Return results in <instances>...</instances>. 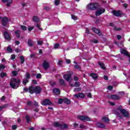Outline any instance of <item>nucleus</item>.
<instances>
[{
	"label": "nucleus",
	"instance_id": "f257e3e1",
	"mask_svg": "<svg viewBox=\"0 0 130 130\" xmlns=\"http://www.w3.org/2000/svg\"><path fill=\"white\" fill-rule=\"evenodd\" d=\"M20 80L16 79V78H12L10 80V86L12 89H17L20 85Z\"/></svg>",
	"mask_w": 130,
	"mask_h": 130
},
{
	"label": "nucleus",
	"instance_id": "f03ea898",
	"mask_svg": "<svg viewBox=\"0 0 130 130\" xmlns=\"http://www.w3.org/2000/svg\"><path fill=\"white\" fill-rule=\"evenodd\" d=\"M28 91L30 94H33V93H36V94H40L42 89L40 86H37L35 87L33 86H30L28 88Z\"/></svg>",
	"mask_w": 130,
	"mask_h": 130
},
{
	"label": "nucleus",
	"instance_id": "7ed1b4c3",
	"mask_svg": "<svg viewBox=\"0 0 130 130\" xmlns=\"http://www.w3.org/2000/svg\"><path fill=\"white\" fill-rule=\"evenodd\" d=\"M100 7V4L98 3H90L87 6L88 10H91V11H95V10H97Z\"/></svg>",
	"mask_w": 130,
	"mask_h": 130
},
{
	"label": "nucleus",
	"instance_id": "20e7f679",
	"mask_svg": "<svg viewBox=\"0 0 130 130\" xmlns=\"http://www.w3.org/2000/svg\"><path fill=\"white\" fill-rule=\"evenodd\" d=\"M54 125L56 127H59L61 129H64L66 128H68V125L67 124H59L58 122L54 123Z\"/></svg>",
	"mask_w": 130,
	"mask_h": 130
},
{
	"label": "nucleus",
	"instance_id": "39448f33",
	"mask_svg": "<svg viewBox=\"0 0 130 130\" xmlns=\"http://www.w3.org/2000/svg\"><path fill=\"white\" fill-rule=\"evenodd\" d=\"M77 118L78 119H80V120H81L82 121H90V118H89L88 116H77Z\"/></svg>",
	"mask_w": 130,
	"mask_h": 130
},
{
	"label": "nucleus",
	"instance_id": "423d86ee",
	"mask_svg": "<svg viewBox=\"0 0 130 130\" xmlns=\"http://www.w3.org/2000/svg\"><path fill=\"white\" fill-rule=\"evenodd\" d=\"M103 13H105V9L103 8H99L98 11H96L95 15L96 16H101Z\"/></svg>",
	"mask_w": 130,
	"mask_h": 130
},
{
	"label": "nucleus",
	"instance_id": "0eeeda50",
	"mask_svg": "<svg viewBox=\"0 0 130 130\" xmlns=\"http://www.w3.org/2000/svg\"><path fill=\"white\" fill-rule=\"evenodd\" d=\"M120 113L123 115L124 117H127V118L129 117V113L125 109H121Z\"/></svg>",
	"mask_w": 130,
	"mask_h": 130
},
{
	"label": "nucleus",
	"instance_id": "6e6552de",
	"mask_svg": "<svg viewBox=\"0 0 130 130\" xmlns=\"http://www.w3.org/2000/svg\"><path fill=\"white\" fill-rule=\"evenodd\" d=\"M112 14L114 16H115V17H120V16L122 15V12H121V11L120 10H113L112 11Z\"/></svg>",
	"mask_w": 130,
	"mask_h": 130
},
{
	"label": "nucleus",
	"instance_id": "1a4fd4ad",
	"mask_svg": "<svg viewBox=\"0 0 130 130\" xmlns=\"http://www.w3.org/2000/svg\"><path fill=\"white\" fill-rule=\"evenodd\" d=\"M42 105H44L45 106H46V105H49V106H50V105H52V103H51V101H50V100L49 99H46L43 101Z\"/></svg>",
	"mask_w": 130,
	"mask_h": 130
},
{
	"label": "nucleus",
	"instance_id": "9d476101",
	"mask_svg": "<svg viewBox=\"0 0 130 130\" xmlns=\"http://www.w3.org/2000/svg\"><path fill=\"white\" fill-rule=\"evenodd\" d=\"M63 79H64L67 82H69L70 80H72V74H66L63 76Z\"/></svg>",
	"mask_w": 130,
	"mask_h": 130
},
{
	"label": "nucleus",
	"instance_id": "9b49d317",
	"mask_svg": "<svg viewBox=\"0 0 130 130\" xmlns=\"http://www.w3.org/2000/svg\"><path fill=\"white\" fill-rule=\"evenodd\" d=\"M2 2L4 4L7 3L6 6L8 7H11V4L13 3V0H2Z\"/></svg>",
	"mask_w": 130,
	"mask_h": 130
},
{
	"label": "nucleus",
	"instance_id": "f8f14e48",
	"mask_svg": "<svg viewBox=\"0 0 130 130\" xmlns=\"http://www.w3.org/2000/svg\"><path fill=\"white\" fill-rule=\"evenodd\" d=\"M43 68L44 69L45 71H47L48 69H49V64L46 61H44L43 63Z\"/></svg>",
	"mask_w": 130,
	"mask_h": 130
},
{
	"label": "nucleus",
	"instance_id": "ddd939ff",
	"mask_svg": "<svg viewBox=\"0 0 130 130\" xmlns=\"http://www.w3.org/2000/svg\"><path fill=\"white\" fill-rule=\"evenodd\" d=\"M92 30L93 31V32L94 33H95L96 34H98V35H99V36H101V35H102V33H101V32H100V30H99V29H98L95 27L92 28Z\"/></svg>",
	"mask_w": 130,
	"mask_h": 130
},
{
	"label": "nucleus",
	"instance_id": "4468645a",
	"mask_svg": "<svg viewBox=\"0 0 130 130\" xmlns=\"http://www.w3.org/2000/svg\"><path fill=\"white\" fill-rule=\"evenodd\" d=\"M4 36L5 38V39L7 40H11V36H10V34L8 33V31H4Z\"/></svg>",
	"mask_w": 130,
	"mask_h": 130
},
{
	"label": "nucleus",
	"instance_id": "2eb2a0df",
	"mask_svg": "<svg viewBox=\"0 0 130 130\" xmlns=\"http://www.w3.org/2000/svg\"><path fill=\"white\" fill-rule=\"evenodd\" d=\"M121 53L122 54H124V55H126V56H128L129 57L130 55L129 53H128L127 51H125V50L122 49L120 51Z\"/></svg>",
	"mask_w": 130,
	"mask_h": 130
},
{
	"label": "nucleus",
	"instance_id": "dca6fc26",
	"mask_svg": "<svg viewBox=\"0 0 130 130\" xmlns=\"http://www.w3.org/2000/svg\"><path fill=\"white\" fill-rule=\"evenodd\" d=\"M8 18L4 17L2 19V25L3 26H7V24H8Z\"/></svg>",
	"mask_w": 130,
	"mask_h": 130
},
{
	"label": "nucleus",
	"instance_id": "f3484780",
	"mask_svg": "<svg viewBox=\"0 0 130 130\" xmlns=\"http://www.w3.org/2000/svg\"><path fill=\"white\" fill-rule=\"evenodd\" d=\"M74 97H76V98H85V95L83 93H79L78 94H74Z\"/></svg>",
	"mask_w": 130,
	"mask_h": 130
},
{
	"label": "nucleus",
	"instance_id": "a211bd4d",
	"mask_svg": "<svg viewBox=\"0 0 130 130\" xmlns=\"http://www.w3.org/2000/svg\"><path fill=\"white\" fill-rule=\"evenodd\" d=\"M53 93H54L55 95H59V94L60 93V90H59L58 88H54L53 90Z\"/></svg>",
	"mask_w": 130,
	"mask_h": 130
},
{
	"label": "nucleus",
	"instance_id": "6ab92c4d",
	"mask_svg": "<svg viewBox=\"0 0 130 130\" xmlns=\"http://www.w3.org/2000/svg\"><path fill=\"white\" fill-rule=\"evenodd\" d=\"M96 125L98 127H100V128H103L105 127V124L101 123V122H98L96 123Z\"/></svg>",
	"mask_w": 130,
	"mask_h": 130
},
{
	"label": "nucleus",
	"instance_id": "aec40b11",
	"mask_svg": "<svg viewBox=\"0 0 130 130\" xmlns=\"http://www.w3.org/2000/svg\"><path fill=\"white\" fill-rule=\"evenodd\" d=\"M111 99H114L115 100H117L118 99H120V97L117 95H111Z\"/></svg>",
	"mask_w": 130,
	"mask_h": 130
},
{
	"label": "nucleus",
	"instance_id": "412c9836",
	"mask_svg": "<svg viewBox=\"0 0 130 130\" xmlns=\"http://www.w3.org/2000/svg\"><path fill=\"white\" fill-rule=\"evenodd\" d=\"M63 102L64 103H66V104H67V105L71 104V101H70V100L67 98L63 99Z\"/></svg>",
	"mask_w": 130,
	"mask_h": 130
},
{
	"label": "nucleus",
	"instance_id": "4be33fe9",
	"mask_svg": "<svg viewBox=\"0 0 130 130\" xmlns=\"http://www.w3.org/2000/svg\"><path fill=\"white\" fill-rule=\"evenodd\" d=\"M27 44L28 46H33V44H34V42H33L32 40L29 39L27 41Z\"/></svg>",
	"mask_w": 130,
	"mask_h": 130
},
{
	"label": "nucleus",
	"instance_id": "5701e85b",
	"mask_svg": "<svg viewBox=\"0 0 130 130\" xmlns=\"http://www.w3.org/2000/svg\"><path fill=\"white\" fill-rule=\"evenodd\" d=\"M89 76H90V77H92V78H93L94 79H97V78H98V76H97V74H95V73H91Z\"/></svg>",
	"mask_w": 130,
	"mask_h": 130
},
{
	"label": "nucleus",
	"instance_id": "b1692460",
	"mask_svg": "<svg viewBox=\"0 0 130 130\" xmlns=\"http://www.w3.org/2000/svg\"><path fill=\"white\" fill-rule=\"evenodd\" d=\"M15 33L16 35V37H17V38H20V33H21V31L18 30L15 31Z\"/></svg>",
	"mask_w": 130,
	"mask_h": 130
},
{
	"label": "nucleus",
	"instance_id": "393cba45",
	"mask_svg": "<svg viewBox=\"0 0 130 130\" xmlns=\"http://www.w3.org/2000/svg\"><path fill=\"white\" fill-rule=\"evenodd\" d=\"M34 22H39V18L37 16H34L32 18Z\"/></svg>",
	"mask_w": 130,
	"mask_h": 130
},
{
	"label": "nucleus",
	"instance_id": "a878e982",
	"mask_svg": "<svg viewBox=\"0 0 130 130\" xmlns=\"http://www.w3.org/2000/svg\"><path fill=\"white\" fill-rule=\"evenodd\" d=\"M59 83L61 85H66V84L64 83V80L63 79H59Z\"/></svg>",
	"mask_w": 130,
	"mask_h": 130
},
{
	"label": "nucleus",
	"instance_id": "bb28decb",
	"mask_svg": "<svg viewBox=\"0 0 130 130\" xmlns=\"http://www.w3.org/2000/svg\"><path fill=\"white\" fill-rule=\"evenodd\" d=\"M99 66H100L101 69H103V70H105V65L103 62H99Z\"/></svg>",
	"mask_w": 130,
	"mask_h": 130
},
{
	"label": "nucleus",
	"instance_id": "cd10ccee",
	"mask_svg": "<svg viewBox=\"0 0 130 130\" xmlns=\"http://www.w3.org/2000/svg\"><path fill=\"white\" fill-rule=\"evenodd\" d=\"M102 119L105 122H109V118H107V117H103Z\"/></svg>",
	"mask_w": 130,
	"mask_h": 130
},
{
	"label": "nucleus",
	"instance_id": "c85d7f7f",
	"mask_svg": "<svg viewBox=\"0 0 130 130\" xmlns=\"http://www.w3.org/2000/svg\"><path fill=\"white\" fill-rule=\"evenodd\" d=\"M36 27H37L38 29H39V30H41V31H42V30H43L42 28H41V25L39 24V23H36Z\"/></svg>",
	"mask_w": 130,
	"mask_h": 130
},
{
	"label": "nucleus",
	"instance_id": "c756f323",
	"mask_svg": "<svg viewBox=\"0 0 130 130\" xmlns=\"http://www.w3.org/2000/svg\"><path fill=\"white\" fill-rule=\"evenodd\" d=\"M20 58L21 59L20 63H24V61H25V58H24V56H21Z\"/></svg>",
	"mask_w": 130,
	"mask_h": 130
},
{
	"label": "nucleus",
	"instance_id": "7c9ffc66",
	"mask_svg": "<svg viewBox=\"0 0 130 130\" xmlns=\"http://www.w3.org/2000/svg\"><path fill=\"white\" fill-rule=\"evenodd\" d=\"M28 82H29V80H28L27 79H24L22 81L23 82V85H26V84H27V83H28Z\"/></svg>",
	"mask_w": 130,
	"mask_h": 130
},
{
	"label": "nucleus",
	"instance_id": "2f4dec72",
	"mask_svg": "<svg viewBox=\"0 0 130 130\" xmlns=\"http://www.w3.org/2000/svg\"><path fill=\"white\" fill-rule=\"evenodd\" d=\"M80 86L81 84L79 82H75V83H74V87H80Z\"/></svg>",
	"mask_w": 130,
	"mask_h": 130
},
{
	"label": "nucleus",
	"instance_id": "473e14b6",
	"mask_svg": "<svg viewBox=\"0 0 130 130\" xmlns=\"http://www.w3.org/2000/svg\"><path fill=\"white\" fill-rule=\"evenodd\" d=\"M0 76L1 78H4V77H7V73L2 72L0 74Z\"/></svg>",
	"mask_w": 130,
	"mask_h": 130
},
{
	"label": "nucleus",
	"instance_id": "72a5a7b5",
	"mask_svg": "<svg viewBox=\"0 0 130 130\" xmlns=\"http://www.w3.org/2000/svg\"><path fill=\"white\" fill-rule=\"evenodd\" d=\"M20 28L23 31H26V30H27V27H26V26H25V25H21L20 26Z\"/></svg>",
	"mask_w": 130,
	"mask_h": 130
},
{
	"label": "nucleus",
	"instance_id": "f704fd0d",
	"mask_svg": "<svg viewBox=\"0 0 130 130\" xmlns=\"http://www.w3.org/2000/svg\"><path fill=\"white\" fill-rule=\"evenodd\" d=\"M86 127H87V126H85V125L83 124H80L79 125V128H85L86 129Z\"/></svg>",
	"mask_w": 130,
	"mask_h": 130
},
{
	"label": "nucleus",
	"instance_id": "c9c22d12",
	"mask_svg": "<svg viewBox=\"0 0 130 130\" xmlns=\"http://www.w3.org/2000/svg\"><path fill=\"white\" fill-rule=\"evenodd\" d=\"M25 118L26 119L27 123H29V122H30V116L27 115Z\"/></svg>",
	"mask_w": 130,
	"mask_h": 130
},
{
	"label": "nucleus",
	"instance_id": "e433bc0d",
	"mask_svg": "<svg viewBox=\"0 0 130 130\" xmlns=\"http://www.w3.org/2000/svg\"><path fill=\"white\" fill-rule=\"evenodd\" d=\"M12 74L13 76H14V77H16V76H17V75H18V72H17L16 71H12Z\"/></svg>",
	"mask_w": 130,
	"mask_h": 130
},
{
	"label": "nucleus",
	"instance_id": "4c0bfd02",
	"mask_svg": "<svg viewBox=\"0 0 130 130\" xmlns=\"http://www.w3.org/2000/svg\"><path fill=\"white\" fill-rule=\"evenodd\" d=\"M74 91L75 92H79V91H81V87H76L74 88Z\"/></svg>",
	"mask_w": 130,
	"mask_h": 130
},
{
	"label": "nucleus",
	"instance_id": "58836bf2",
	"mask_svg": "<svg viewBox=\"0 0 130 130\" xmlns=\"http://www.w3.org/2000/svg\"><path fill=\"white\" fill-rule=\"evenodd\" d=\"M59 47V45L58 43L55 44L54 46V49H57Z\"/></svg>",
	"mask_w": 130,
	"mask_h": 130
},
{
	"label": "nucleus",
	"instance_id": "ea45409f",
	"mask_svg": "<svg viewBox=\"0 0 130 130\" xmlns=\"http://www.w3.org/2000/svg\"><path fill=\"white\" fill-rule=\"evenodd\" d=\"M60 2V1H59V0H55L54 4H55V6H58V5H59Z\"/></svg>",
	"mask_w": 130,
	"mask_h": 130
},
{
	"label": "nucleus",
	"instance_id": "a19ab883",
	"mask_svg": "<svg viewBox=\"0 0 130 130\" xmlns=\"http://www.w3.org/2000/svg\"><path fill=\"white\" fill-rule=\"evenodd\" d=\"M75 69L77 70H81V67L79 64H76L74 66Z\"/></svg>",
	"mask_w": 130,
	"mask_h": 130
},
{
	"label": "nucleus",
	"instance_id": "79ce46f5",
	"mask_svg": "<svg viewBox=\"0 0 130 130\" xmlns=\"http://www.w3.org/2000/svg\"><path fill=\"white\" fill-rule=\"evenodd\" d=\"M44 10H45V11H49L50 10V7L48 6H45L44 7Z\"/></svg>",
	"mask_w": 130,
	"mask_h": 130
},
{
	"label": "nucleus",
	"instance_id": "37998d69",
	"mask_svg": "<svg viewBox=\"0 0 130 130\" xmlns=\"http://www.w3.org/2000/svg\"><path fill=\"white\" fill-rule=\"evenodd\" d=\"M114 30H115V31H120L121 28H117L116 26H114Z\"/></svg>",
	"mask_w": 130,
	"mask_h": 130
},
{
	"label": "nucleus",
	"instance_id": "c03bdc74",
	"mask_svg": "<svg viewBox=\"0 0 130 130\" xmlns=\"http://www.w3.org/2000/svg\"><path fill=\"white\" fill-rule=\"evenodd\" d=\"M37 79H41V74L40 73H39L36 76Z\"/></svg>",
	"mask_w": 130,
	"mask_h": 130
},
{
	"label": "nucleus",
	"instance_id": "a18cd8bd",
	"mask_svg": "<svg viewBox=\"0 0 130 130\" xmlns=\"http://www.w3.org/2000/svg\"><path fill=\"white\" fill-rule=\"evenodd\" d=\"M37 43L39 45H42L43 44V41H38Z\"/></svg>",
	"mask_w": 130,
	"mask_h": 130
},
{
	"label": "nucleus",
	"instance_id": "49530a36",
	"mask_svg": "<svg viewBox=\"0 0 130 130\" xmlns=\"http://www.w3.org/2000/svg\"><path fill=\"white\" fill-rule=\"evenodd\" d=\"M27 105H28V106H32V102L31 101H28L27 102Z\"/></svg>",
	"mask_w": 130,
	"mask_h": 130
},
{
	"label": "nucleus",
	"instance_id": "de8ad7c7",
	"mask_svg": "<svg viewBox=\"0 0 130 130\" xmlns=\"http://www.w3.org/2000/svg\"><path fill=\"white\" fill-rule=\"evenodd\" d=\"M63 102V100L62 99H59L58 100L59 104H61Z\"/></svg>",
	"mask_w": 130,
	"mask_h": 130
},
{
	"label": "nucleus",
	"instance_id": "09e8293b",
	"mask_svg": "<svg viewBox=\"0 0 130 130\" xmlns=\"http://www.w3.org/2000/svg\"><path fill=\"white\" fill-rule=\"evenodd\" d=\"M35 57H36L35 56V54H31L30 55V58H35Z\"/></svg>",
	"mask_w": 130,
	"mask_h": 130
},
{
	"label": "nucleus",
	"instance_id": "8fccbe9b",
	"mask_svg": "<svg viewBox=\"0 0 130 130\" xmlns=\"http://www.w3.org/2000/svg\"><path fill=\"white\" fill-rule=\"evenodd\" d=\"M34 29V26H29L28 27V30H29V31H31V30H33Z\"/></svg>",
	"mask_w": 130,
	"mask_h": 130
},
{
	"label": "nucleus",
	"instance_id": "3c124183",
	"mask_svg": "<svg viewBox=\"0 0 130 130\" xmlns=\"http://www.w3.org/2000/svg\"><path fill=\"white\" fill-rule=\"evenodd\" d=\"M91 42H92L93 43H98V41L97 40H92L91 41Z\"/></svg>",
	"mask_w": 130,
	"mask_h": 130
},
{
	"label": "nucleus",
	"instance_id": "603ef678",
	"mask_svg": "<svg viewBox=\"0 0 130 130\" xmlns=\"http://www.w3.org/2000/svg\"><path fill=\"white\" fill-rule=\"evenodd\" d=\"M17 127H18V126H17L16 125H13L12 126V129H16Z\"/></svg>",
	"mask_w": 130,
	"mask_h": 130
},
{
	"label": "nucleus",
	"instance_id": "864d4df0",
	"mask_svg": "<svg viewBox=\"0 0 130 130\" xmlns=\"http://www.w3.org/2000/svg\"><path fill=\"white\" fill-rule=\"evenodd\" d=\"M25 79H30V74L27 73L26 75V78Z\"/></svg>",
	"mask_w": 130,
	"mask_h": 130
},
{
	"label": "nucleus",
	"instance_id": "5fc2aeb1",
	"mask_svg": "<svg viewBox=\"0 0 130 130\" xmlns=\"http://www.w3.org/2000/svg\"><path fill=\"white\" fill-rule=\"evenodd\" d=\"M72 19H73V20H77L78 18L74 15H72Z\"/></svg>",
	"mask_w": 130,
	"mask_h": 130
},
{
	"label": "nucleus",
	"instance_id": "6e6d98bb",
	"mask_svg": "<svg viewBox=\"0 0 130 130\" xmlns=\"http://www.w3.org/2000/svg\"><path fill=\"white\" fill-rule=\"evenodd\" d=\"M32 83L34 85H37V81H36V80H32Z\"/></svg>",
	"mask_w": 130,
	"mask_h": 130
},
{
	"label": "nucleus",
	"instance_id": "4d7b16f0",
	"mask_svg": "<svg viewBox=\"0 0 130 130\" xmlns=\"http://www.w3.org/2000/svg\"><path fill=\"white\" fill-rule=\"evenodd\" d=\"M74 81H79V78H78V77L75 76L74 77Z\"/></svg>",
	"mask_w": 130,
	"mask_h": 130
},
{
	"label": "nucleus",
	"instance_id": "13d9d810",
	"mask_svg": "<svg viewBox=\"0 0 130 130\" xmlns=\"http://www.w3.org/2000/svg\"><path fill=\"white\" fill-rule=\"evenodd\" d=\"M6 106H3L2 107H0V111H2V110H3V109H4V108H6Z\"/></svg>",
	"mask_w": 130,
	"mask_h": 130
},
{
	"label": "nucleus",
	"instance_id": "bf43d9fd",
	"mask_svg": "<svg viewBox=\"0 0 130 130\" xmlns=\"http://www.w3.org/2000/svg\"><path fill=\"white\" fill-rule=\"evenodd\" d=\"M116 115L118 117H120V118H121V115H120V114L119 113H117L116 114Z\"/></svg>",
	"mask_w": 130,
	"mask_h": 130
},
{
	"label": "nucleus",
	"instance_id": "052dcab7",
	"mask_svg": "<svg viewBox=\"0 0 130 130\" xmlns=\"http://www.w3.org/2000/svg\"><path fill=\"white\" fill-rule=\"evenodd\" d=\"M5 99H6V96H3L1 99V101H5Z\"/></svg>",
	"mask_w": 130,
	"mask_h": 130
},
{
	"label": "nucleus",
	"instance_id": "680f3d73",
	"mask_svg": "<svg viewBox=\"0 0 130 130\" xmlns=\"http://www.w3.org/2000/svg\"><path fill=\"white\" fill-rule=\"evenodd\" d=\"M66 61L67 63H71V60H70L69 59H66Z\"/></svg>",
	"mask_w": 130,
	"mask_h": 130
},
{
	"label": "nucleus",
	"instance_id": "e2e57ef3",
	"mask_svg": "<svg viewBox=\"0 0 130 130\" xmlns=\"http://www.w3.org/2000/svg\"><path fill=\"white\" fill-rule=\"evenodd\" d=\"M7 50H8V51H9V52H11V51H12V48H11V47H8L7 48Z\"/></svg>",
	"mask_w": 130,
	"mask_h": 130
},
{
	"label": "nucleus",
	"instance_id": "0e129e2a",
	"mask_svg": "<svg viewBox=\"0 0 130 130\" xmlns=\"http://www.w3.org/2000/svg\"><path fill=\"white\" fill-rule=\"evenodd\" d=\"M117 38L118 40H120V39H121V36L117 35Z\"/></svg>",
	"mask_w": 130,
	"mask_h": 130
},
{
	"label": "nucleus",
	"instance_id": "69168bd1",
	"mask_svg": "<svg viewBox=\"0 0 130 130\" xmlns=\"http://www.w3.org/2000/svg\"><path fill=\"white\" fill-rule=\"evenodd\" d=\"M87 97H89V98H92V94H91V93H88L87 94Z\"/></svg>",
	"mask_w": 130,
	"mask_h": 130
},
{
	"label": "nucleus",
	"instance_id": "338daca9",
	"mask_svg": "<svg viewBox=\"0 0 130 130\" xmlns=\"http://www.w3.org/2000/svg\"><path fill=\"white\" fill-rule=\"evenodd\" d=\"M108 89L109 90H112V89H113V87H112V86L110 85V86H108Z\"/></svg>",
	"mask_w": 130,
	"mask_h": 130
},
{
	"label": "nucleus",
	"instance_id": "774afa93",
	"mask_svg": "<svg viewBox=\"0 0 130 130\" xmlns=\"http://www.w3.org/2000/svg\"><path fill=\"white\" fill-rule=\"evenodd\" d=\"M16 58V56L15 55H11V59H15Z\"/></svg>",
	"mask_w": 130,
	"mask_h": 130
}]
</instances>
